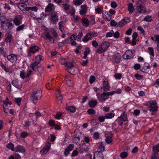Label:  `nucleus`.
I'll return each instance as SVG.
<instances>
[{
	"label": "nucleus",
	"instance_id": "1",
	"mask_svg": "<svg viewBox=\"0 0 159 159\" xmlns=\"http://www.w3.org/2000/svg\"><path fill=\"white\" fill-rule=\"evenodd\" d=\"M42 96V91L40 90L34 91L31 95L30 98L33 102L35 104L37 103L39 99L41 98Z\"/></svg>",
	"mask_w": 159,
	"mask_h": 159
},
{
	"label": "nucleus",
	"instance_id": "2",
	"mask_svg": "<svg viewBox=\"0 0 159 159\" xmlns=\"http://www.w3.org/2000/svg\"><path fill=\"white\" fill-rule=\"evenodd\" d=\"M110 45V43L106 41L102 43L96 50V52L98 54H101L106 51Z\"/></svg>",
	"mask_w": 159,
	"mask_h": 159
},
{
	"label": "nucleus",
	"instance_id": "3",
	"mask_svg": "<svg viewBox=\"0 0 159 159\" xmlns=\"http://www.w3.org/2000/svg\"><path fill=\"white\" fill-rule=\"evenodd\" d=\"M135 54V52L134 50H128L127 51L123 56L125 59H130L132 58Z\"/></svg>",
	"mask_w": 159,
	"mask_h": 159
},
{
	"label": "nucleus",
	"instance_id": "4",
	"mask_svg": "<svg viewBox=\"0 0 159 159\" xmlns=\"http://www.w3.org/2000/svg\"><path fill=\"white\" fill-rule=\"evenodd\" d=\"M50 19L53 24H56L58 21V16L57 12H52Z\"/></svg>",
	"mask_w": 159,
	"mask_h": 159
},
{
	"label": "nucleus",
	"instance_id": "5",
	"mask_svg": "<svg viewBox=\"0 0 159 159\" xmlns=\"http://www.w3.org/2000/svg\"><path fill=\"white\" fill-rule=\"evenodd\" d=\"M62 64L64 65L66 67H67L66 70L68 72L72 74V72H74L73 70L74 68V66L72 62H66L63 63H61Z\"/></svg>",
	"mask_w": 159,
	"mask_h": 159
},
{
	"label": "nucleus",
	"instance_id": "6",
	"mask_svg": "<svg viewBox=\"0 0 159 159\" xmlns=\"http://www.w3.org/2000/svg\"><path fill=\"white\" fill-rule=\"evenodd\" d=\"M96 96L99 101L102 102L105 101L107 99V97L106 94V92L104 91L103 92L100 94L99 93L96 94Z\"/></svg>",
	"mask_w": 159,
	"mask_h": 159
},
{
	"label": "nucleus",
	"instance_id": "7",
	"mask_svg": "<svg viewBox=\"0 0 159 159\" xmlns=\"http://www.w3.org/2000/svg\"><path fill=\"white\" fill-rule=\"evenodd\" d=\"M148 104L149 106L150 111H154L157 110V107L156 102L150 101L148 102Z\"/></svg>",
	"mask_w": 159,
	"mask_h": 159
},
{
	"label": "nucleus",
	"instance_id": "8",
	"mask_svg": "<svg viewBox=\"0 0 159 159\" xmlns=\"http://www.w3.org/2000/svg\"><path fill=\"white\" fill-rule=\"evenodd\" d=\"M11 84L13 86L18 89H20L22 87V84L21 82H19L16 79L12 80Z\"/></svg>",
	"mask_w": 159,
	"mask_h": 159
},
{
	"label": "nucleus",
	"instance_id": "9",
	"mask_svg": "<svg viewBox=\"0 0 159 159\" xmlns=\"http://www.w3.org/2000/svg\"><path fill=\"white\" fill-rule=\"evenodd\" d=\"M51 146V143L49 142L47 143L46 144L45 147L40 151V154L43 155L47 153L50 149Z\"/></svg>",
	"mask_w": 159,
	"mask_h": 159
},
{
	"label": "nucleus",
	"instance_id": "10",
	"mask_svg": "<svg viewBox=\"0 0 159 159\" xmlns=\"http://www.w3.org/2000/svg\"><path fill=\"white\" fill-rule=\"evenodd\" d=\"M129 19L128 17L125 18L117 23V27H121L129 22Z\"/></svg>",
	"mask_w": 159,
	"mask_h": 159
},
{
	"label": "nucleus",
	"instance_id": "11",
	"mask_svg": "<svg viewBox=\"0 0 159 159\" xmlns=\"http://www.w3.org/2000/svg\"><path fill=\"white\" fill-rule=\"evenodd\" d=\"M97 33H94L93 32H90L87 33L84 36V38L83 40H89L92 39L93 37H94L97 36Z\"/></svg>",
	"mask_w": 159,
	"mask_h": 159
},
{
	"label": "nucleus",
	"instance_id": "12",
	"mask_svg": "<svg viewBox=\"0 0 159 159\" xmlns=\"http://www.w3.org/2000/svg\"><path fill=\"white\" fill-rule=\"evenodd\" d=\"M7 58L8 60L11 62L12 63H15L17 61V56L15 54H11L7 56Z\"/></svg>",
	"mask_w": 159,
	"mask_h": 159
},
{
	"label": "nucleus",
	"instance_id": "13",
	"mask_svg": "<svg viewBox=\"0 0 159 159\" xmlns=\"http://www.w3.org/2000/svg\"><path fill=\"white\" fill-rule=\"evenodd\" d=\"M74 147V145L73 144H69L64 152V155L65 156H67L69 154L70 152L73 149Z\"/></svg>",
	"mask_w": 159,
	"mask_h": 159
},
{
	"label": "nucleus",
	"instance_id": "14",
	"mask_svg": "<svg viewBox=\"0 0 159 159\" xmlns=\"http://www.w3.org/2000/svg\"><path fill=\"white\" fill-rule=\"evenodd\" d=\"M14 152L24 153L25 152V150L23 146L18 145L15 148Z\"/></svg>",
	"mask_w": 159,
	"mask_h": 159
},
{
	"label": "nucleus",
	"instance_id": "15",
	"mask_svg": "<svg viewBox=\"0 0 159 159\" xmlns=\"http://www.w3.org/2000/svg\"><path fill=\"white\" fill-rule=\"evenodd\" d=\"M146 11V9L143 5H139L136 7V13H144Z\"/></svg>",
	"mask_w": 159,
	"mask_h": 159
},
{
	"label": "nucleus",
	"instance_id": "16",
	"mask_svg": "<svg viewBox=\"0 0 159 159\" xmlns=\"http://www.w3.org/2000/svg\"><path fill=\"white\" fill-rule=\"evenodd\" d=\"M83 36V33L82 31H80L77 35L73 34L70 37L71 40H76V39H80Z\"/></svg>",
	"mask_w": 159,
	"mask_h": 159
},
{
	"label": "nucleus",
	"instance_id": "17",
	"mask_svg": "<svg viewBox=\"0 0 159 159\" xmlns=\"http://www.w3.org/2000/svg\"><path fill=\"white\" fill-rule=\"evenodd\" d=\"M20 17V16H16L13 20L14 23L16 26L19 25L21 23Z\"/></svg>",
	"mask_w": 159,
	"mask_h": 159
},
{
	"label": "nucleus",
	"instance_id": "18",
	"mask_svg": "<svg viewBox=\"0 0 159 159\" xmlns=\"http://www.w3.org/2000/svg\"><path fill=\"white\" fill-rule=\"evenodd\" d=\"M18 7L21 11L26 10V7H27V5L24 3L21 2L17 4Z\"/></svg>",
	"mask_w": 159,
	"mask_h": 159
},
{
	"label": "nucleus",
	"instance_id": "19",
	"mask_svg": "<svg viewBox=\"0 0 159 159\" xmlns=\"http://www.w3.org/2000/svg\"><path fill=\"white\" fill-rule=\"evenodd\" d=\"M58 94L57 95V100L58 103L59 104H61L62 103V97L61 93L60 91L58 90L57 91Z\"/></svg>",
	"mask_w": 159,
	"mask_h": 159
},
{
	"label": "nucleus",
	"instance_id": "20",
	"mask_svg": "<svg viewBox=\"0 0 159 159\" xmlns=\"http://www.w3.org/2000/svg\"><path fill=\"white\" fill-rule=\"evenodd\" d=\"M103 88L104 89V91L106 92L107 91L109 90V83L107 81L104 80L103 82Z\"/></svg>",
	"mask_w": 159,
	"mask_h": 159
},
{
	"label": "nucleus",
	"instance_id": "21",
	"mask_svg": "<svg viewBox=\"0 0 159 159\" xmlns=\"http://www.w3.org/2000/svg\"><path fill=\"white\" fill-rule=\"evenodd\" d=\"M42 37L44 39L48 40H50L52 39V37L50 35L49 33L47 32H45L44 33H43L42 34Z\"/></svg>",
	"mask_w": 159,
	"mask_h": 159
},
{
	"label": "nucleus",
	"instance_id": "22",
	"mask_svg": "<svg viewBox=\"0 0 159 159\" xmlns=\"http://www.w3.org/2000/svg\"><path fill=\"white\" fill-rule=\"evenodd\" d=\"M86 7L87 6L86 5H83L81 6L82 9L80 11V13L81 15H84L86 13Z\"/></svg>",
	"mask_w": 159,
	"mask_h": 159
},
{
	"label": "nucleus",
	"instance_id": "23",
	"mask_svg": "<svg viewBox=\"0 0 159 159\" xmlns=\"http://www.w3.org/2000/svg\"><path fill=\"white\" fill-rule=\"evenodd\" d=\"M39 49V47L36 46H34L30 47L28 52L29 54L30 53H34L35 52L37 51Z\"/></svg>",
	"mask_w": 159,
	"mask_h": 159
},
{
	"label": "nucleus",
	"instance_id": "24",
	"mask_svg": "<svg viewBox=\"0 0 159 159\" xmlns=\"http://www.w3.org/2000/svg\"><path fill=\"white\" fill-rule=\"evenodd\" d=\"M118 119L120 120H122L123 121H125L127 120V117L126 115L125 114V113H121L120 116L118 117Z\"/></svg>",
	"mask_w": 159,
	"mask_h": 159
},
{
	"label": "nucleus",
	"instance_id": "25",
	"mask_svg": "<svg viewBox=\"0 0 159 159\" xmlns=\"http://www.w3.org/2000/svg\"><path fill=\"white\" fill-rule=\"evenodd\" d=\"M39 64L36 61L32 63L30 65V67L33 70H35L38 68Z\"/></svg>",
	"mask_w": 159,
	"mask_h": 159
},
{
	"label": "nucleus",
	"instance_id": "26",
	"mask_svg": "<svg viewBox=\"0 0 159 159\" xmlns=\"http://www.w3.org/2000/svg\"><path fill=\"white\" fill-rule=\"evenodd\" d=\"M82 22L83 26L85 27H87L89 24V20L88 19L85 18L82 19Z\"/></svg>",
	"mask_w": 159,
	"mask_h": 159
},
{
	"label": "nucleus",
	"instance_id": "27",
	"mask_svg": "<svg viewBox=\"0 0 159 159\" xmlns=\"http://www.w3.org/2000/svg\"><path fill=\"white\" fill-rule=\"evenodd\" d=\"M54 5L52 3H49L45 9V11L47 12L51 11L54 8Z\"/></svg>",
	"mask_w": 159,
	"mask_h": 159
},
{
	"label": "nucleus",
	"instance_id": "28",
	"mask_svg": "<svg viewBox=\"0 0 159 159\" xmlns=\"http://www.w3.org/2000/svg\"><path fill=\"white\" fill-rule=\"evenodd\" d=\"M13 25L11 23L7 22L6 25L4 27V30H6L7 29L12 30L13 27Z\"/></svg>",
	"mask_w": 159,
	"mask_h": 159
},
{
	"label": "nucleus",
	"instance_id": "29",
	"mask_svg": "<svg viewBox=\"0 0 159 159\" xmlns=\"http://www.w3.org/2000/svg\"><path fill=\"white\" fill-rule=\"evenodd\" d=\"M66 109L71 113H74L75 111L76 108L73 106H68L66 107Z\"/></svg>",
	"mask_w": 159,
	"mask_h": 159
},
{
	"label": "nucleus",
	"instance_id": "30",
	"mask_svg": "<svg viewBox=\"0 0 159 159\" xmlns=\"http://www.w3.org/2000/svg\"><path fill=\"white\" fill-rule=\"evenodd\" d=\"M128 10L129 11V13H132L134 10V7L133 4L131 3H129L128 4Z\"/></svg>",
	"mask_w": 159,
	"mask_h": 159
},
{
	"label": "nucleus",
	"instance_id": "31",
	"mask_svg": "<svg viewBox=\"0 0 159 159\" xmlns=\"http://www.w3.org/2000/svg\"><path fill=\"white\" fill-rule=\"evenodd\" d=\"M6 147L9 149L11 150L12 151L14 152L15 149V148H14V145L11 142H10L8 144H7L6 145Z\"/></svg>",
	"mask_w": 159,
	"mask_h": 159
},
{
	"label": "nucleus",
	"instance_id": "32",
	"mask_svg": "<svg viewBox=\"0 0 159 159\" xmlns=\"http://www.w3.org/2000/svg\"><path fill=\"white\" fill-rule=\"evenodd\" d=\"M97 102L96 100H92L88 103V105L91 107H94L97 104Z\"/></svg>",
	"mask_w": 159,
	"mask_h": 159
},
{
	"label": "nucleus",
	"instance_id": "33",
	"mask_svg": "<svg viewBox=\"0 0 159 159\" xmlns=\"http://www.w3.org/2000/svg\"><path fill=\"white\" fill-rule=\"evenodd\" d=\"M63 22L62 21L58 23V28L62 32V33L64 32V28L63 25Z\"/></svg>",
	"mask_w": 159,
	"mask_h": 159
},
{
	"label": "nucleus",
	"instance_id": "34",
	"mask_svg": "<svg viewBox=\"0 0 159 159\" xmlns=\"http://www.w3.org/2000/svg\"><path fill=\"white\" fill-rule=\"evenodd\" d=\"M3 105L5 107H7L8 104L11 105L12 104V102L9 101L7 98H6V99L3 101Z\"/></svg>",
	"mask_w": 159,
	"mask_h": 159
},
{
	"label": "nucleus",
	"instance_id": "35",
	"mask_svg": "<svg viewBox=\"0 0 159 159\" xmlns=\"http://www.w3.org/2000/svg\"><path fill=\"white\" fill-rule=\"evenodd\" d=\"M65 80L66 84L69 86L71 87L73 85V83L71 80L69 79V77L66 78Z\"/></svg>",
	"mask_w": 159,
	"mask_h": 159
},
{
	"label": "nucleus",
	"instance_id": "36",
	"mask_svg": "<svg viewBox=\"0 0 159 159\" xmlns=\"http://www.w3.org/2000/svg\"><path fill=\"white\" fill-rule=\"evenodd\" d=\"M80 140V137L79 136L75 137L72 139L73 142L78 145H80L79 142Z\"/></svg>",
	"mask_w": 159,
	"mask_h": 159
},
{
	"label": "nucleus",
	"instance_id": "37",
	"mask_svg": "<svg viewBox=\"0 0 159 159\" xmlns=\"http://www.w3.org/2000/svg\"><path fill=\"white\" fill-rule=\"evenodd\" d=\"M30 10L36 12L38 10V8L35 6L34 7H26V11H29Z\"/></svg>",
	"mask_w": 159,
	"mask_h": 159
},
{
	"label": "nucleus",
	"instance_id": "38",
	"mask_svg": "<svg viewBox=\"0 0 159 159\" xmlns=\"http://www.w3.org/2000/svg\"><path fill=\"white\" fill-rule=\"evenodd\" d=\"M115 116V113H106L105 115V118L107 119H111L113 117Z\"/></svg>",
	"mask_w": 159,
	"mask_h": 159
},
{
	"label": "nucleus",
	"instance_id": "39",
	"mask_svg": "<svg viewBox=\"0 0 159 159\" xmlns=\"http://www.w3.org/2000/svg\"><path fill=\"white\" fill-rule=\"evenodd\" d=\"M102 17L104 19H107L109 16V15L107 12L106 11H103L102 12Z\"/></svg>",
	"mask_w": 159,
	"mask_h": 159
},
{
	"label": "nucleus",
	"instance_id": "40",
	"mask_svg": "<svg viewBox=\"0 0 159 159\" xmlns=\"http://www.w3.org/2000/svg\"><path fill=\"white\" fill-rule=\"evenodd\" d=\"M97 153L96 159H104V156L102 152L101 151L98 152Z\"/></svg>",
	"mask_w": 159,
	"mask_h": 159
},
{
	"label": "nucleus",
	"instance_id": "41",
	"mask_svg": "<svg viewBox=\"0 0 159 159\" xmlns=\"http://www.w3.org/2000/svg\"><path fill=\"white\" fill-rule=\"evenodd\" d=\"M20 156L19 154H16L11 156L9 159H20Z\"/></svg>",
	"mask_w": 159,
	"mask_h": 159
},
{
	"label": "nucleus",
	"instance_id": "42",
	"mask_svg": "<svg viewBox=\"0 0 159 159\" xmlns=\"http://www.w3.org/2000/svg\"><path fill=\"white\" fill-rule=\"evenodd\" d=\"M43 57L40 55H38L37 56L36 58V62H38L39 63L41 61L43 60Z\"/></svg>",
	"mask_w": 159,
	"mask_h": 159
},
{
	"label": "nucleus",
	"instance_id": "43",
	"mask_svg": "<svg viewBox=\"0 0 159 159\" xmlns=\"http://www.w3.org/2000/svg\"><path fill=\"white\" fill-rule=\"evenodd\" d=\"M82 3L81 0H76L73 1V3L75 6H79Z\"/></svg>",
	"mask_w": 159,
	"mask_h": 159
},
{
	"label": "nucleus",
	"instance_id": "44",
	"mask_svg": "<svg viewBox=\"0 0 159 159\" xmlns=\"http://www.w3.org/2000/svg\"><path fill=\"white\" fill-rule=\"evenodd\" d=\"M153 151L154 152H157L159 151V144H157L153 148Z\"/></svg>",
	"mask_w": 159,
	"mask_h": 159
},
{
	"label": "nucleus",
	"instance_id": "45",
	"mask_svg": "<svg viewBox=\"0 0 159 159\" xmlns=\"http://www.w3.org/2000/svg\"><path fill=\"white\" fill-rule=\"evenodd\" d=\"M159 157L158 153L154 152L152 155L151 159H158Z\"/></svg>",
	"mask_w": 159,
	"mask_h": 159
},
{
	"label": "nucleus",
	"instance_id": "46",
	"mask_svg": "<svg viewBox=\"0 0 159 159\" xmlns=\"http://www.w3.org/2000/svg\"><path fill=\"white\" fill-rule=\"evenodd\" d=\"M120 156L122 158L124 159L127 157L128 153L125 152H123L120 154Z\"/></svg>",
	"mask_w": 159,
	"mask_h": 159
},
{
	"label": "nucleus",
	"instance_id": "47",
	"mask_svg": "<svg viewBox=\"0 0 159 159\" xmlns=\"http://www.w3.org/2000/svg\"><path fill=\"white\" fill-rule=\"evenodd\" d=\"M25 27V25L24 24L22 25L19 26L16 29V30L17 32L23 30Z\"/></svg>",
	"mask_w": 159,
	"mask_h": 159
},
{
	"label": "nucleus",
	"instance_id": "48",
	"mask_svg": "<svg viewBox=\"0 0 159 159\" xmlns=\"http://www.w3.org/2000/svg\"><path fill=\"white\" fill-rule=\"evenodd\" d=\"M4 48L3 47L0 48V53L2 54L4 57H7L6 52L4 51Z\"/></svg>",
	"mask_w": 159,
	"mask_h": 159
},
{
	"label": "nucleus",
	"instance_id": "49",
	"mask_svg": "<svg viewBox=\"0 0 159 159\" xmlns=\"http://www.w3.org/2000/svg\"><path fill=\"white\" fill-rule=\"evenodd\" d=\"M105 141L107 143H110L112 141L111 137L110 136L107 137L105 139Z\"/></svg>",
	"mask_w": 159,
	"mask_h": 159
},
{
	"label": "nucleus",
	"instance_id": "50",
	"mask_svg": "<svg viewBox=\"0 0 159 159\" xmlns=\"http://www.w3.org/2000/svg\"><path fill=\"white\" fill-rule=\"evenodd\" d=\"M148 50L149 51V54L152 56L154 57V50L151 47H149L148 48Z\"/></svg>",
	"mask_w": 159,
	"mask_h": 159
},
{
	"label": "nucleus",
	"instance_id": "51",
	"mask_svg": "<svg viewBox=\"0 0 159 159\" xmlns=\"http://www.w3.org/2000/svg\"><path fill=\"white\" fill-rule=\"evenodd\" d=\"M88 114L89 115H94L95 114L96 112L93 109H89L87 111Z\"/></svg>",
	"mask_w": 159,
	"mask_h": 159
},
{
	"label": "nucleus",
	"instance_id": "52",
	"mask_svg": "<svg viewBox=\"0 0 159 159\" xmlns=\"http://www.w3.org/2000/svg\"><path fill=\"white\" fill-rule=\"evenodd\" d=\"M113 59H114V61L116 63H118L120 62V57H117L115 55L113 56Z\"/></svg>",
	"mask_w": 159,
	"mask_h": 159
},
{
	"label": "nucleus",
	"instance_id": "53",
	"mask_svg": "<svg viewBox=\"0 0 159 159\" xmlns=\"http://www.w3.org/2000/svg\"><path fill=\"white\" fill-rule=\"evenodd\" d=\"M22 98H15V102L19 106H20V104Z\"/></svg>",
	"mask_w": 159,
	"mask_h": 159
},
{
	"label": "nucleus",
	"instance_id": "54",
	"mask_svg": "<svg viewBox=\"0 0 159 159\" xmlns=\"http://www.w3.org/2000/svg\"><path fill=\"white\" fill-rule=\"evenodd\" d=\"M134 76L136 79L138 80H140L143 79V77L142 75H140L138 74H136L134 75Z\"/></svg>",
	"mask_w": 159,
	"mask_h": 159
},
{
	"label": "nucleus",
	"instance_id": "55",
	"mask_svg": "<svg viewBox=\"0 0 159 159\" xmlns=\"http://www.w3.org/2000/svg\"><path fill=\"white\" fill-rule=\"evenodd\" d=\"M66 40L63 41L61 42H59L58 43L57 45H58L59 48H60L62 47L64 45V43H66Z\"/></svg>",
	"mask_w": 159,
	"mask_h": 159
},
{
	"label": "nucleus",
	"instance_id": "56",
	"mask_svg": "<svg viewBox=\"0 0 159 159\" xmlns=\"http://www.w3.org/2000/svg\"><path fill=\"white\" fill-rule=\"evenodd\" d=\"M28 133L26 132H22L20 134V137L22 138H25L28 136Z\"/></svg>",
	"mask_w": 159,
	"mask_h": 159
},
{
	"label": "nucleus",
	"instance_id": "57",
	"mask_svg": "<svg viewBox=\"0 0 159 159\" xmlns=\"http://www.w3.org/2000/svg\"><path fill=\"white\" fill-rule=\"evenodd\" d=\"M98 119L100 122H103L105 121V117L103 116H99Z\"/></svg>",
	"mask_w": 159,
	"mask_h": 159
},
{
	"label": "nucleus",
	"instance_id": "58",
	"mask_svg": "<svg viewBox=\"0 0 159 159\" xmlns=\"http://www.w3.org/2000/svg\"><path fill=\"white\" fill-rule=\"evenodd\" d=\"M110 25L112 26H117V23L114 20H111Z\"/></svg>",
	"mask_w": 159,
	"mask_h": 159
},
{
	"label": "nucleus",
	"instance_id": "59",
	"mask_svg": "<svg viewBox=\"0 0 159 159\" xmlns=\"http://www.w3.org/2000/svg\"><path fill=\"white\" fill-rule=\"evenodd\" d=\"M95 79L96 78L94 76H91L90 77L89 83L90 84H92L93 82H94L95 81Z\"/></svg>",
	"mask_w": 159,
	"mask_h": 159
},
{
	"label": "nucleus",
	"instance_id": "60",
	"mask_svg": "<svg viewBox=\"0 0 159 159\" xmlns=\"http://www.w3.org/2000/svg\"><path fill=\"white\" fill-rule=\"evenodd\" d=\"M140 64L136 63L134 65V68L135 70H137L140 69Z\"/></svg>",
	"mask_w": 159,
	"mask_h": 159
},
{
	"label": "nucleus",
	"instance_id": "61",
	"mask_svg": "<svg viewBox=\"0 0 159 159\" xmlns=\"http://www.w3.org/2000/svg\"><path fill=\"white\" fill-rule=\"evenodd\" d=\"M51 31L53 35V36L56 38L57 36V34L56 31L53 29H52Z\"/></svg>",
	"mask_w": 159,
	"mask_h": 159
},
{
	"label": "nucleus",
	"instance_id": "62",
	"mask_svg": "<svg viewBox=\"0 0 159 159\" xmlns=\"http://www.w3.org/2000/svg\"><path fill=\"white\" fill-rule=\"evenodd\" d=\"M125 42L128 43H131L132 45L133 46L136 44V43L135 40H125Z\"/></svg>",
	"mask_w": 159,
	"mask_h": 159
},
{
	"label": "nucleus",
	"instance_id": "63",
	"mask_svg": "<svg viewBox=\"0 0 159 159\" xmlns=\"http://www.w3.org/2000/svg\"><path fill=\"white\" fill-rule=\"evenodd\" d=\"M48 124L50 126H54L55 125V121L53 120H50L49 121Z\"/></svg>",
	"mask_w": 159,
	"mask_h": 159
},
{
	"label": "nucleus",
	"instance_id": "64",
	"mask_svg": "<svg viewBox=\"0 0 159 159\" xmlns=\"http://www.w3.org/2000/svg\"><path fill=\"white\" fill-rule=\"evenodd\" d=\"M63 5L64 6V9L65 11H68L70 7V6L66 3L63 4Z\"/></svg>",
	"mask_w": 159,
	"mask_h": 159
}]
</instances>
